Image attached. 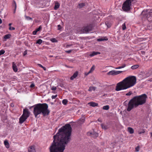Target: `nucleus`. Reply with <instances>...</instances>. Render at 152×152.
Returning a JSON list of instances; mask_svg holds the SVG:
<instances>
[{
  "instance_id": "obj_1",
  "label": "nucleus",
  "mask_w": 152,
  "mask_h": 152,
  "mask_svg": "<svg viewBox=\"0 0 152 152\" xmlns=\"http://www.w3.org/2000/svg\"><path fill=\"white\" fill-rule=\"evenodd\" d=\"M72 130L70 125L68 124L59 129L53 136V141L49 148L50 152H64L71 140Z\"/></svg>"
},
{
  "instance_id": "obj_2",
  "label": "nucleus",
  "mask_w": 152,
  "mask_h": 152,
  "mask_svg": "<svg viewBox=\"0 0 152 152\" xmlns=\"http://www.w3.org/2000/svg\"><path fill=\"white\" fill-rule=\"evenodd\" d=\"M147 98L148 96L146 94H143L140 95L134 96L129 102L127 109V111L129 112L133 108H136L139 105L145 104Z\"/></svg>"
},
{
  "instance_id": "obj_3",
  "label": "nucleus",
  "mask_w": 152,
  "mask_h": 152,
  "mask_svg": "<svg viewBox=\"0 0 152 152\" xmlns=\"http://www.w3.org/2000/svg\"><path fill=\"white\" fill-rule=\"evenodd\" d=\"M136 83V77L134 76L126 77L122 81L118 83L115 87L117 91L126 89L134 86Z\"/></svg>"
},
{
  "instance_id": "obj_4",
  "label": "nucleus",
  "mask_w": 152,
  "mask_h": 152,
  "mask_svg": "<svg viewBox=\"0 0 152 152\" xmlns=\"http://www.w3.org/2000/svg\"><path fill=\"white\" fill-rule=\"evenodd\" d=\"M32 107H34L33 112L35 117L41 113L45 116L50 113V112L48 109V105L46 103H39L31 106L30 108Z\"/></svg>"
},
{
  "instance_id": "obj_5",
  "label": "nucleus",
  "mask_w": 152,
  "mask_h": 152,
  "mask_svg": "<svg viewBox=\"0 0 152 152\" xmlns=\"http://www.w3.org/2000/svg\"><path fill=\"white\" fill-rule=\"evenodd\" d=\"M142 19H146L148 21H151L152 17V9L150 10H144L142 11L141 13Z\"/></svg>"
},
{
  "instance_id": "obj_6",
  "label": "nucleus",
  "mask_w": 152,
  "mask_h": 152,
  "mask_svg": "<svg viewBox=\"0 0 152 152\" xmlns=\"http://www.w3.org/2000/svg\"><path fill=\"white\" fill-rule=\"evenodd\" d=\"M134 0H126L123 4L122 9L124 11H127L130 10L132 2Z\"/></svg>"
},
{
  "instance_id": "obj_7",
  "label": "nucleus",
  "mask_w": 152,
  "mask_h": 152,
  "mask_svg": "<svg viewBox=\"0 0 152 152\" xmlns=\"http://www.w3.org/2000/svg\"><path fill=\"white\" fill-rule=\"evenodd\" d=\"M92 26L91 25L83 26L81 30L83 33H87L88 32L92 30Z\"/></svg>"
},
{
  "instance_id": "obj_8",
  "label": "nucleus",
  "mask_w": 152,
  "mask_h": 152,
  "mask_svg": "<svg viewBox=\"0 0 152 152\" xmlns=\"http://www.w3.org/2000/svg\"><path fill=\"white\" fill-rule=\"evenodd\" d=\"M30 114V112L28 111V109L25 108L23 109V114L22 115L27 118L29 116Z\"/></svg>"
},
{
  "instance_id": "obj_9",
  "label": "nucleus",
  "mask_w": 152,
  "mask_h": 152,
  "mask_svg": "<svg viewBox=\"0 0 152 152\" xmlns=\"http://www.w3.org/2000/svg\"><path fill=\"white\" fill-rule=\"evenodd\" d=\"M87 135L94 138H96L98 136V133L94 131L93 132H88L87 133Z\"/></svg>"
},
{
  "instance_id": "obj_10",
  "label": "nucleus",
  "mask_w": 152,
  "mask_h": 152,
  "mask_svg": "<svg viewBox=\"0 0 152 152\" xmlns=\"http://www.w3.org/2000/svg\"><path fill=\"white\" fill-rule=\"evenodd\" d=\"M27 119L26 118L22 115L19 118V123L20 124L23 123Z\"/></svg>"
},
{
  "instance_id": "obj_11",
  "label": "nucleus",
  "mask_w": 152,
  "mask_h": 152,
  "mask_svg": "<svg viewBox=\"0 0 152 152\" xmlns=\"http://www.w3.org/2000/svg\"><path fill=\"white\" fill-rule=\"evenodd\" d=\"M12 68L14 71L15 72H17L18 69L17 68V66L15 64L14 62H12Z\"/></svg>"
},
{
  "instance_id": "obj_12",
  "label": "nucleus",
  "mask_w": 152,
  "mask_h": 152,
  "mask_svg": "<svg viewBox=\"0 0 152 152\" xmlns=\"http://www.w3.org/2000/svg\"><path fill=\"white\" fill-rule=\"evenodd\" d=\"M78 74V72H75L73 74V75L71 77L70 79L71 80H73L74 78H75L77 76Z\"/></svg>"
},
{
  "instance_id": "obj_13",
  "label": "nucleus",
  "mask_w": 152,
  "mask_h": 152,
  "mask_svg": "<svg viewBox=\"0 0 152 152\" xmlns=\"http://www.w3.org/2000/svg\"><path fill=\"white\" fill-rule=\"evenodd\" d=\"M100 53L99 52H95L93 51L92 53L89 55V56L91 57L95 55H97V54H100Z\"/></svg>"
},
{
  "instance_id": "obj_14",
  "label": "nucleus",
  "mask_w": 152,
  "mask_h": 152,
  "mask_svg": "<svg viewBox=\"0 0 152 152\" xmlns=\"http://www.w3.org/2000/svg\"><path fill=\"white\" fill-rule=\"evenodd\" d=\"M108 75H115V70H111L107 73Z\"/></svg>"
},
{
  "instance_id": "obj_15",
  "label": "nucleus",
  "mask_w": 152,
  "mask_h": 152,
  "mask_svg": "<svg viewBox=\"0 0 152 152\" xmlns=\"http://www.w3.org/2000/svg\"><path fill=\"white\" fill-rule=\"evenodd\" d=\"M88 104H89V105L90 106L93 107H95L96 106H97L98 105V103H96L95 102H91L88 103Z\"/></svg>"
},
{
  "instance_id": "obj_16",
  "label": "nucleus",
  "mask_w": 152,
  "mask_h": 152,
  "mask_svg": "<svg viewBox=\"0 0 152 152\" xmlns=\"http://www.w3.org/2000/svg\"><path fill=\"white\" fill-rule=\"evenodd\" d=\"M60 6L59 4L57 1H56L55 3V6L54 7V9L55 10H57L59 8Z\"/></svg>"
},
{
  "instance_id": "obj_17",
  "label": "nucleus",
  "mask_w": 152,
  "mask_h": 152,
  "mask_svg": "<svg viewBox=\"0 0 152 152\" xmlns=\"http://www.w3.org/2000/svg\"><path fill=\"white\" fill-rule=\"evenodd\" d=\"M29 152H36L34 147L33 146H31L28 149Z\"/></svg>"
},
{
  "instance_id": "obj_18",
  "label": "nucleus",
  "mask_w": 152,
  "mask_h": 152,
  "mask_svg": "<svg viewBox=\"0 0 152 152\" xmlns=\"http://www.w3.org/2000/svg\"><path fill=\"white\" fill-rule=\"evenodd\" d=\"M85 6V4L84 3H81L78 4L77 6V8L79 9H80L83 8Z\"/></svg>"
},
{
  "instance_id": "obj_19",
  "label": "nucleus",
  "mask_w": 152,
  "mask_h": 152,
  "mask_svg": "<svg viewBox=\"0 0 152 152\" xmlns=\"http://www.w3.org/2000/svg\"><path fill=\"white\" fill-rule=\"evenodd\" d=\"M4 143L6 147L7 148H9L10 147L9 144L8 142V141L6 140L4 142Z\"/></svg>"
},
{
  "instance_id": "obj_20",
  "label": "nucleus",
  "mask_w": 152,
  "mask_h": 152,
  "mask_svg": "<svg viewBox=\"0 0 152 152\" xmlns=\"http://www.w3.org/2000/svg\"><path fill=\"white\" fill-rule=\"evenodd\" d=\"M101 126L102 128L104 130H106L108 128V127L107 125H105L104 124H101Z\"/></svg>"
},
{
  "instance_id": "obj_21",
  "label": "nucleus",
  "mask_w": 152,
  "mask_h": 152,
  "mask_svg": "<svg viewBox=\"0 0 152 152\" xmlns=\"http://www.w3.org/2000/svg\"><path fill=\"white\" fill-rule=\"evenodd\" d=\"M128 131L131 134H132L134 132V130L131 127H129L128 128Z\"/></svg>"
},
{
  "instance_id": "obj_22",
  "label": "nucleus",
  "mask_w": 152,
  "mask_h": 152,
  "mask_svg": "<svg viewBox=\"0 0 152 152\" xmlns=\"http://www.w3.org/2000/svg\"><path fill=\"white\" fill-rule=\"evenodd\" d=\"M96 88V87H90L89 88L88 91H91L93 90L94 91Z\"/></svg>"
},
{
  "instance_id": "obj_23",
  "label": "nucleus",
  "mask_w": 152,
  "mask_h": 152,
  "mask_svg": "<svg viewBox=\"0 0 152 152\" xmlns=\"http://www.w3.org/2000/svg\"><path fill=\"white\" fill-rule=\"evenodd\" d=\"M139 67V65L137 64L135 65L132 66L131 67V68L132 69H135Z\"/></svg>"
},
{
  "instance_id": "obj_24",
  "label": "nucleus",
  "mask_w": 152,
  "mask_h": 152,
  "mask_svg": "<svg viewBox=\"0 0 152 152\" xmlns=\"http://www.w3.org/2000/svg\"><path fill=\"white\" fill-rule=\"evenodd\" d=\"M85 121V118H83V119H81L78 121V124H82Z\"/></svg>"
},
{
  "instance_id": "obj_25",
  "label": "nucleus",
  "mask_w": 152,
  "mask_h": 152,
  "mask_svg": "<svg viewBox=\"0 0 152 152\" xmlns=\"http://www.w3.org/2000/svg\"><path fill=\"white\" fill-rule=\"evenodd\" d=\"M95 67L94 65H93V66L91 68L90 70L88 73V74L92 72L95 69Z\"/></svg>"
},
{
  "instance_id": "obj_26",
  "label": "nucleus",
  "mask_w": 152,
  "mask_h": 152,
  "mask_svg": "<svg viewBox=\"0 0 152 152\" xmlns=\"http://www.w3.org/2000/svg\"><path fill=\"white\" fill-rule=\"evenodd\" d=\"M102 108L104 110H108L109 109V107L108 105L104 106Z\"/></svg>"
},
{
  "instance_id": "obj_27",
  "label": "nucleus",
  "mask_w": 152,
  "mask_h": 152,
  "mask_svg": "<svg viewBox=\"0 0 152 152\" xmlns=\"http://www.w3.org/2000/svg\"><path fill=\"white\" fill-rule=\"evenodd\" d=\"M11 36V34H7L4 36V38L5 39H9L10 37Z\"/></svg>"
},
{
  "instance_id": "obj_28",
  "label": "nucleus",
  "mask_w": 152,
  "mask_h": 152,
  "mask_svg": "<svg viewBox=\"0 0 152 152\" xmlns=\"http://www.w3.org/2000/svg\"><path fill=\"white\" fill-rule=\"evenodd\" d=\"M14 5L15 6V9H14V13H15V10H16V9L17 5H16V2L15 1H13V5Z\"/></svg>"
},
{
  "instance_id": "obj_29",
  "label": "nucleus",
  "mask_w": 152,
  "mask_h": 152,
  "mask_svg": "<svg viewBox=\"0 0 152 152\" xmlns=\"http://www.w3.org/2000/svg\"><path fill=\"white\" fill-rule=\"evenodd\" d=\"M68 101L66 99H64L62 100V103L65 105L67 104Z\"/></svg>"
},
{
  "instance_id": "obj_30",
  "label": "nucleus",
  "mask_w": 152,
  "mask_h": 152,
  "mask_svg": "<svg viewBox=\"0 0 152 152\" xmlns=\"http://www.w3.org/2000/svg\"><path fill=\"white\" fill-rule=\"evenodd\" d=\"M25 18L27 20H31V21L32 20V18H31L29 17V16L25 15Z\"/></svg>"
},
{
  "instance_id": "obj_31",
  "label": "nucleus",
  "mask_w": 152,
  "mask_h": 152,
  "mask_svg": "<svg viewBox=\"0 0 152 152\" xmlns=\"http://www.w3.org/2000/svg\"><path fill=\"white\" fill-rule=\"evenodd\" d=\"M42 42V40L40 39H38L36 42L37 44H41Z\"/></svg>"
},
{
  "instance_id": "obj_32",
  "label": "nucleus",
  "mask_w": 152,
  "mask_h": 152,
  "mask_svg": "<svg viewBox=\"0 0 152 152\" xmlns=\"http://www.w3.org/2000/svg\"><path fill=\"white\" fill-rule=\"evenodd\" d=\"M108 39H105L104 38H101L97 39V40L98 41H102L104 40H107Z\"/></svg>"
},
{
  "instance_id": "obj_33",
  "label": "nucleus",
  "mask_w": 152,
  "mask_h": 152,
  "mask_svg": "<svg viewBox=\"0 0 152 152\" xmlns=\"http://www.w3.org/2000/svg\"><path fill=\"white\" fill-rule=\"evenodd\" d=\"M50 41L53 42H57V41L54 38H52L50 39Z\"/></svg>"
},
{
  "instance_id": "obj_34",
  "label": "nucleus",
  "mask_w": 152,
  "mask_h": 152,
  "mask_svg": "<svg viewBox=\"0 0 152 152\" xmlns=\"http://www.w3.org/2000/svg\"><path fill=\"white\" fill-rule=\"evenodd\" d=\"M105 24L107 26V27L108 28L110 27L111 26V25L110 23H109V22L107 21H106L105 22Z\"/></svg>"
},
{
  "instance_id": "obj_35",
  "label": "nucleus",
  "mask_w": 152,
  "mask_h": 152,
  "mask_svg": "<svg viewBox=\"0 0 152 152\" xmlns=\"http://www.w3.org/2000/svg\"><path fill=\"white\" fill-rule=\"evenodd\" d=\"M5 52L4 50H2L0 51V56L3 54Z\"/></svg>"
},
{
  "instance_id": "obj_36",
  "label": "nucleus",
  "mask_w": 152,
  "mask_h": 152,
  "mask_svg": "<svg viewBox=\"0 0 152 152\" xmlns=\"http://www.w3.org/2000/svg\"><path fill=\"white\" fill-rule=\"evenodd\" d=\"M126 28V25L125 23H124L122 25V29L123 30H125Z\"/></svg>"
},
{
  "instance_id": "obj_37",
  "label": "nucleus",
  "mask_w": 152,
  "mask_h": 152,
  "mask_svg": "<svg viewBox=\"0 0 152 152\" xmlns=\"http://www.w3.org/2000/svg\"><path fill=\"white\" fill-rule=\"evenodd\" d=\"M122 72V71H115V75H117L118 74H120L121 72Z\"/></svg>"
},
{
  "instance_id": "obj_38",
  "label": "nucleus",
  "mask_w": 152,
  "mask_h": 152,
  "mask_svg": "<svg viewBox=\"0 0 152 152\" xmlns=\"http://www.w3.org/2000/svg\"><path fill=\"white\" fill-rule=\"evenodd\" d=\"M15 29V28L13 27L10 26L9 28V29L10 30H14Z\"/></svg>"
},
{
  "instance_id": "obj_39",
  "label": "nucleus",
  "mask_w": 152,
  "mask_h": 152,
  "mask_svg": "<svg viewBox=\"0 0 152 152\" xmlns=\"http://www.w3.org/2000/svg\"><path fill=\"white\" fill-rule=\"evenodd\" d=\"M42 28L41 26H40L36 30L37 31H38L40 30V29H41Z\"/></svg>"
},
{
  "instance_id": "obj_40",
  "label": "nucleus",
  "mask_w": 152,
  "mask_h": 152,
  "mask_svg": "<svg viewBox=\"0 0 152 152\" xmlns=\"http://www.w3.org/2000/svg\"><path fill=\"white\" fill-rule=\"evenodd\" d=\"M132 94V93L131 91H129L128 93L126 94V96H130V95H131Z\"/></svg>"
},
{
  "instance_id": "obj_41",
  "label": "nucleus",
  "mask_w": 152,
  "mask_h": 152,
  "mask_svg": "<svg viewBox=\"0 0 152 152\" xmlns=\"http://www.w3.org/2000/svg\"><path fill=\"white\" fill-rule=\"evenodd\" d=\"M57 96V95H53L51 96V98L52 99H55L56 97Z\"/></svg>"
},
{
  "instance_id": "obj_42",
  "label": "nucleus",
  "mask_w": 152,
  "mask_h": 152,
  "mask_svg": "<svg viewBox=\"0 0 152 152\" xmlns=\"http://www.w3.org/2000/svg\"><path fill=\"white\" fill-rule=\"evenodd\" d=\"M27 50H26L24 51V53H23V56H25L27 54Z\"/></svg>"
},
{
  "instance_id": "obj_43",
  "label": "nucleus",
  "mask_w": 152,
  "mask_h": 152,
  "mask_svg": "<svg viewBox=\"0 0 152 152\" xmlns=\"http://www.w3.org/2000/svg\"><path fill=\"white\" fill-rule=\"evenodd\" d=\"M52 90L53 91H55L56 89V87L53 86L51 88Z\"/></svg>"
},
{
  "instance_id": "obj_44",
  "label": "nucleus",
  "mask_w": 152,
  "mask_h": 152,
  "mask_svg": "<svg viewBox=\"0 0 152 152\" xmlns=\"http://www.w3.org/2000/svg\"><path fill=\"white\" fill-rule=\"evenodd\" d=\"M136 151L138 152L139 150V146L135 148Z\"/></svg>"
},
{
  "instance_id": "obj_45",
  "label": "nucleus",
  "mask_w": 152,
  "mask_h": 152,
  "mask_svg": "<svg viewBox=\"0 0 152 152\" xmlns=\"http://www.w3.org/2000/svg\"><path fill=\"white\" fill-rule=\"evenodd\" d=\"M58 30H60V29L61 28V25H58Z\"/></svg>"
},
{
  "instance_id": "obj_46",
  "label": "nucleus",
  "mask_w": 152,
  "mask_h": 152,
  "mask_svg": "<svg viewBox=\"0 0 152 152\" xmlns=\"http://www.w3.org/2000/svg\"><path fill=\"white\" fill-rule=\"evenodd\" d=\"M145 132V131L144 130H143L142 132H139V134H141L142 133H144Z\"/></svg>"
},
{
  "instance_id": "obj_47",
  "label": "nucleus",
  "mask_w": 152,
  "mask_h": 152,
  "mask_svg": "<svg viewBox=\"0 0 152 152\" xmlns=\"http://www.w3.org/2000/svg\"><path fill=\"white\" fill-rule=\"evenodd\" d=\"M37 32V31L36 30L34 31L33 32V34H34V35L36 34Z\"/></svg>"
},
{
  "instance_id": "obj_48",
  "label": "nucleus",
  "mask_w": 152,
  "mask_h": 152,
  "mask_svg": "<svg viewBox=\"0 0 152 152\" xmlns=\"http://www.w3.org/2000/svg\"><path fill=\"white\" fill-rule=\"evenodd\" d=\"M126 66V64H123L122 66H121V68H124V67H125Z\"/></svg>"
},
{
  "instance_id": "obj_49",
  "label": "nucleus",
  "mask_w": 152,
  "mask_h": 152,
  "mask_svg": "<svg viewBox=\"0 0 152 152\" xmlns=\"http://www.w3.org/2000/svg\"><path fill=\"white\" fill-rule=\"evenodd\" d=\"M34 85L33 84H31L30 86V87H31V88H33L34 87Z\"/></svg>"
},
{
  "instance_id": "obj_50",
  "label": "nucleus",
  "mask_w": 152,
  "mask_h": 152,
  "mask_svg": "<svg viewBox=\"0 0 152 152\" xmlns=\"http://www.w3.org/2000/svg\"><path fill=\"white\" fill-rule=\"evenodd\" d=\"M141 53L142 55H144L145 53V52L143 51H141Z\"/></svg>"
},
{
  "instance_id": "obj_51",
  "label": "nucleus",
  "mask_w": 152,
  "mask_h": 152,
  "mask_svg": "<svg viewBox=\"0 0 152 152\" xmlns=\"http://www.w3.org/2000/svg\"><path fill=\"white\" fill-rule=\"evenodd\" d=\"M148 29H152V26H148Z\"/></svg>"
},
{
  "instance_id": "obj_52",
  "label": "nucleus",
  "mask_w": 152,
  "mask_h": 152,
  "mask_svg": "<svg viewBox=\"0 0 152 152\" xmlns=\"http://www.w3.org/2000/svg\"><path fill=\"white\" fill-rule=\"evenodd\" d=\"M72 50H69L67 51H66V52L68 53H70L71 52Z\"/></svg>"
},
{
  "instance_id": "obj_53",
  "label": "nucleus",
  "mask_w": 152,
  "mask_h": 152,
  "mask_svg": "<svg viewBox=\"0 0 152 152\" xmlns=\"http://www.w3.org/2000/svg\"><path fill=\"white\" fill-rule=\"evenodd\" d=\"M38 65L39 66H40V67H41V68H42L43 67V66L42 65H41V64H38Z\"/></svg>"
},
{
  "instance_id": "obj_54",
  "label": "nucleus",
  "mask_w": 152,
  "mask_h": 152,
  "mask_svg": "<svg viewBox=\"0 0 152 152\" xmlns=\"http://www.w3.org/2000/svg\"><path fill=\"white\" fill-rule=\"evenodd\" d=\"M121 66H120L119 67H116V68H115V69H121Z\"/></svg>"
},
{
  "instance_id": "obj_55",
  "label": "nucleus",
  "mask_w": 152,
  "mask_h": 152,
  "mask_svg": "<svg viewBox=\"0 0 152 152\" xmlns=\"http://www.w3.org/2000/svg\"><path fill=\"white\" fill-rule=\"evenodd\" d=\"M98 121L100 122H102L101 120L100 119V118H99L98 119Z\"/></svg>"
},
{
  "instance_id": "obj_56",
  "label": "nucleus",
  "mask_w": 152,
  "mask_h": 152,
  "mask_svg": "<svg viewBox=\"0 0 152 152\" xmlns=\"http://www.w3.org/2000/svg\"><path fill=\"white\" fill-rule=\"evenodd\" d=\"M2 23V20L0 18V24H1Z\"/></svg>"
},
{
  "instance_id": "obj_57",
  "label": "nucleus",
  "mask_w": 152,
  "mask_h": 152,
  "mask_svg": "<svg viewBox=\"0 0 152 152\" xmlns=\"http://www.w3.org/2000/svg\"><path fill=\"white\" fill-rule=\"evenodd\" d=\"M42 68H43L44 70L45 71L46 70V68L45 67L43 66V67H42Z\"/></svg>"
},
{
  "instance_id": "obj_58",
  "label": "nucleus",
  "mask_w": 152,
  "mask_h": 152,
  "mask_svg": "<svg viewBox=\"0 0 152 152\" xmlns=\"http://www.w3.org/2000/svg\"><path fill=\"white\" fill-rule=\"evenodd\" d=\"M12 24L11 23H10L9 24V25L10 26H11L12 25Z\"/></svg>"
},
{
  "instance_id": "obj_59",
  "label": "nucleus",
  "mask_w": 152,
  "mask_h": 152,
  "mask_svg": "<svg viewBox=\"0 0 152 152\" xmlns=\"http://www.w3.org/2000/svg\"><path fill=\"white\" fill-rule=\"evenodd\" d=\"M71 45H66V47H69L70 46H71Z\"/></svg>"
},
{
  "instance_id": "obj_60",
  "label": "nucleus",
  "mask_w": 152,
  "mask_h": 152,
  "mask_svg": "<svg viewBox=\"0 0 152 152\" xmlns=\"http://www.w3.org/2000/svg\"><path fill=\"white\" fill-rule=\"evenodd\" d=\"M150 134L151 135V137H152V132H151L150 133Z\"/></svg>"
},
{
  "instance_id": "obj_61",
  "label": "nucleus",
  "mask_w": 152,
  "mask_h": 152,
  "mask_svg": "<svg viewBox=\"0 0 152 152\" xmlns=\"http://www.w3.org/2000/svg\"><path fill=\"white\" fill-rule=\"evenodd\" d=\"M49 57H53V56H49Z\"/></svg>"
},
{
  "instance_id": "obj_62",
  "label": "nucleus",
  "mask_w": 152,
  "mask_h": 152,
  "mask_svg": "<svg viewBox=\"0 0 152 152\" xmlns=\"http://www.w3.org/2000/svg\"><path fill=\"white\" fill-rule=\"evenodd\" d=\"M53 103H51V104H53Z\"/></svg>"
}]
</instances>
